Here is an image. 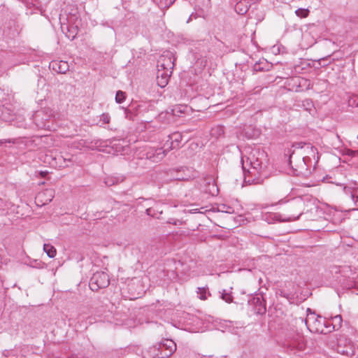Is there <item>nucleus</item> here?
Listing matches in <instances>:
<instances>
[{"instance_id":"obj_1","label":"nucleus","mask_w":358,"mask_h":358,"mask_svg":"<svg viewBox=\"0 0 358 358\" xmlns=\"http://www.w3.org/2000/svg\"><path fill=\"white\" fill-rule=\"evenodd\" d=\"M266 156L264 151L253 150L247 157L246 160L242 157V168L245 184H259L262 182L259 176L264 170V161Z\"/></svg>"},{"instance_id":"obj_2","label":"nucleus","mask_w":358,"mask_h":358,"mask_svg":"<svg viewBox=\"0 0 358 358\" xmlns=\"http://www.w3.org/2000/svg\"><path fill=\"white\" fill-rule=\"evenodd\" d=\"M182 136L180 132H173L168 136V139L162 148H158L147 152V158L153 162L162 160L167 152L180 148Z\"/></svg>"},{"instance_id":"obj_3","label":"nucleus","mask_w":358,"mask_h":358,"mask_svg":"<svg viewBox=\"0 0 358 358\" xmlns=\"http://www.w3.org/2000/svg\"><path fill=\"white\" fill-rule=\"evenodd\" d=\"M289 155V163L293 170V173L297 176L308 177L311 173V169L309 167L310 162V156H303L299 157L297 160H293V155L294 151L290 153V150L288 151Z\"/></svg>"},{"instance_id":"obj_4","label":"nucleus","mask_w":358,"mask_h":358,"mask_svg":"<svg viewBox=\"0 0 358 358\" xmlns=\"http://www.w3.org/2000/svg\"><path fill=\"white\" fill-rule=\"evenodd\" d=\"M0 118L18 128L29 129L31 127V124L27 122L24 114L13 113V110L8 107L3 106L1 108Z\"/></svg>"},{"instance_id":"obj_5","label":"nucleus","mask_w":358,"mask_h":358,"mask_svg":"<svg viewBox=\"0 0 358 358\" xmlns=\"http://www.w3.org/2000/svg\"><path fill=\"white\" fill-rule=\"evenodd\" d=\"M52 111L50 109H42L34 113L32 121L37 129L52 130L53 129L52 124Z\"/></svg>"},{"instance_id":"obj_6","label":"nucleus","mask_w":358,"mask_h":358,"mask_svg":"<svg viewBox=\"0 0 358 358\" xmlns=\"http://www.w3.org/2000/svg\"><path fill=\"white\" fill-rule=\"evenodd\" d=\"M152 350L155 357L169 358L176 350V344L171 339H164L157 344V347L154 346Z\"/></svg>"},{"instance_id":"obj_7","label":"nucleus","mask_w":358,"mask_h":358,"mask_svg":"<svg viewBox=\"0 0 358 358\" xmlns=\"http://www.w3.org/2000/svg\"><path fill=\"white\" fill-rule=\"evenodd\" d=\"M109 283L108 274L100 271L93 274L90 278L89 286L92 291H98L99 289L107 287Z\"/></svg>"},{"instance_id":"obj_8","label":"nucleus","mask_w":358,"mask_h":358,"mask_svg":"<svg viewBox=\"0 0 358 358\" xmlns=\"http://www.w3.org/2000/svg\"><path fill=\"white\" fill-rule=\"evenodd\" d=\"M3 34L9 38H15L20 32V26L15 18L6 20L3 23Z\"/></svg>"},{"instance_id":"obj_9","label":"nucleus","mask_w":358,"mask_h":358,"mask_svg":"<svg viewBox=\"0 0 358 358\" xmlns=\"http://www.w3.org/2000/svg\"><path fill=\"white\" fill-rule=\"evenodd\" d=\"M303 214V211H300L298 215H292L287 218L281 219V215L278 213H266L262 215V220L268 224H272L275 221H282V222H289L297 220L299 217Z\"/></svg>"},{"instance_id":"obj_10","label":"nucleus","mask_w":358,"mask_h":358,"mask_svg":"<svg viewBox=\"0 0 358 358\" xmlns=\"http://www.w3.org/2000/svg\"><path fill=\"white\" fill-rule=\"evenodd\" d=\"M175 59L171 52H167L160 56L158 60L157 68L173 71L175 66Z\"/></svg>"},{"instance_id":"obj_11","label":"nucleus","mask_w":358,"mask_h":358,"mask_svg":"<svg viewBox=\"0 0 358 358\" xmlns=\"http://www.w3.org/2000/svg\"><path fill=\"white\" fill-rule=\"evenodd\" d=\"M287 345L291 350L302 351L306 347L304 337L303 335L297 334L287 341Z\"/></svg>"},{"instance_id":"obj_12","label":"nucleus","mask_w":358,"mask_h":358,"mask_svg":"<svg viewBox=\"0 0 358 358\" xmlns=\"http://www.w3.org/2000/svg\"><path fill=\"white\" fill-rule=\"evenodd\" d=\"M250 306H252L253 310L256 314L263 315L266 313V304L262 297L253 296L248 300Z\"/></svg>"},{"instance_id":"obj_13","label":"nucleus","mask_w":358,"mask_h":358,"mask_svg":"<svg viewBox=\"0 0 358 358\" xmlns=\"http://www.w3.org/2000/svg\"><path fill=\"white\" fill-rule=\"evenodd\" d=\"M55 193L52 189H47L39 192L36 196L37 205L43 206L49 203L54 198Z\"/></svg>"},{"instance_id":"obj_14","label":"nucleus","mask_w":358,"mask_h":358,"mask_svg":"<svg viewBox=\"0 0 358 358\" xmlns=\"http://www.w3.org/2000/svg\"><path fill=\"white\" fill-rule=\"evenodd\" d=\"M171 74L172 71L158 68L157 73V85L162 88L166 86Z\"/></svg>"},{"instance_id":"obj_15","label":"nucleus","mask_w":358,"mask_h":358,"mask_svg":"<svg viewBox=\"0 0 358 358\" xmlns=\"http://www.w3.org/2000/svg\"><path fill=\"white\" fill-rule=\"evenodd\" d=\"M196 177V171L192 168L182 167L178 171L176 179L178 180H188Z\"/></svg>"},{"instance_id":"obj_16","label":"nucleus","mask_w":358,"mask_h":358,"mask_svg":"<svg viewBox=\"0 0 358 358\" xmlns=\"http://www.w3.org/2000/svg\"><path fill=\"white\" fill-rule=\"evenodd\" d=\"M308 311H310V308L307 309ZM319 317H321L320 315H315V313L310 312L309 314L307 315V317L304 320L302 317H299L297 319V322H300L301 324H305L308 329L309 327H311L312 325H314L317 321H318Z\"/></svg>"},{"instance_id":"obj_17","label":"nucleus","mask_w":358,"mask_h":358,"mask_svg":"<svg viewBox=\"0 0 358 358\" xmlns=\"http://www.w3.org/2000/svg\"><path fill=\"white\" fill-rule=\"evenodd\" d=\"M308 311H310V308L307 309ZM319 317H321L320 315H315V313L310 312L309 314L307 315V317L304 320L302 317H299L297 319V322H300L301 324H305L308 329L309 327H311L312 325H314L317 321H318Z\"/></svg>"},{"instance_id":"obj_18","label":"nucleus","mask_w":358,"mask_h":358,"mask_svg":"<svg viewBox=\"0 0 358 358\" xmlns=\"http://www.w3.org/2000/svg\"><path fill=\"white\" fill-rule=\"evenodd\" d=\"M50 67L58 73H65L69 69L67 62L64 61H52L50 64Z\"/></svg>"},{"instance_id":"obj_19","label":"nucleus","mask_w":358,"mask_h":358,"mask_svg":"<svg viewBox=\"0 0 358 358\" xmlns=\"http://www.w3.org/2000/svg\"><path fill=\"white\" fill-rule=\"evenodd\" d=\"M318 321L311 327H309V331L313 333L325 334V318L319 317Z\"/></svg>"},{"instance_id":"obj_20","label":"nucleus","mask_w":358,"mask_h":358,"mask_svg":"<svg viewBox=\"0 0 358 358\" xmlns=\"http://www.w3.org/2000/svg\"><path fill=\"white\" fill-rule=\"evenodd\" d=\"M250 3L249 0H240L235 6V10L239 15L245 14L249 8Z\"/></svg>"},{"instance_id":"obj_21","label":"nucleus","mask_w":358,"mask_h":358,"mask_svg":"<svg viewBox=\"0 0 358 358\" xmlns=\"http://www.w3.org/2000/svg\"><path fill=\"white\" fill-rule=\"evenodd\" d=\"M316 155H318L317 150L315 147L312 145L310 143H308L301 155L303 156H310V162H312V159H316Z\"/></svg>"},{"instance_id":"obj_22","label":"nucleus","mask_w":358,"mask_h":358,"mask_svg":"<svg viewBox=\"0 0 358 358\" xmlns=\"http://www.w3.org/2000/svg\"><path fill=\"white\" fill-rule=\"evenodd\" d=\"M344 191L346 194H350L355 206L358 207V187H345Z\"/></svg>"},{"instance_id":"obj_23","label":"nucleus","mask_w":358,"mask_h":358,"mask_svg":"<svg viewBox=\"0 0 358 358\" xmlns=\"http://www.w3.org/2000/svg\"><path fill=\"white\" fill-rule=\"evenodd\" d=\"M205 182L208 185L206 192L213 196L216 195L218 193V188L215 181L211 178H208L205 180Z\"/></svg>"},{"instance_id":"obj_24","label":"nucleus","mask_w":358,"mask_h":358,"mask_svg":"<svg viewBox=\"0 0 358 358\" xmlns=\"http://www.w3.org/2000/svg\"><path fill=\"white\" fill-rule=\"evenodd\" d=\"M43 250L47 254V255L50 258L55 257L57 253L55 247L48 243H45L43 245Z\"/></svg>"},{"instance_id":"obj_25","label":"nucleus","mask_w":358,"mask_h":358,"mask_svg":"<svg viewBox=\"0 0 358 358\" xmlns=\"http://www.w3.org/2000/svg\"><path fill=\"white\" fill-rule=\"evenodd\" d=\"M196 292L199 295V298L201 300H206L208 298V295H210V292L208 291L207 287H198Z\"/></svg>"},{"instance_id":"obj_26","label":"nucleus","mask_w":358,"mask_h":358,"mask_svg":"<svg viewBox=\"0 0 358 358\" xmlns=\"http://www.w3.org/2000/svg\"><path fill=\"white\" fill-rule=\"evenodd\" d=\"M342 317L341 315H337L332 317L331 322L333 324V329H336V330H338L340 329L342 326Z\"/></svg>"},{"instance_id":"obj_27","label":"nucleus","mask_w":358,"mask_h":358,"mask_svg":"<svg viewBox=\"0 0 358 358\" xmlns=\"http://www.w3.org/2000/svg\"><path fill=\"white\" fill-rule=\"evenodd\" d=\"M105 184L107 186H113L120 182V179L115 177H108L105 179Z\"/></svg>"},{"instance_id":"obj_28","label":"nucleus","mask_w":358,"mask_h":358,"mask_svg":"<svg viewBox=\"0 0 358 358\" xmlns=\"http://www.w3.org/2000/svg\"><path fill=\"white\" fill-rule=\"evenodd\" d=\"M295 14L299 17H306L309 14V10L306 8H298L295 10Z\"/></svg>"},{"instance_id":"obj_29","label":"nucleus","mask_w":358,"mask_h":358,"mask_svg":"<svg viewBox=\"0 0 358 358\" xmlns=\"http://www.w3.org/2000/svg\"><path fill=\"white\" fill-rule=\"evenodd\" d=\"M125 98H126L125 92L120 91V90L117 92L116 95H115V101L117 103H122L125 100Z\"/></svg>"},{"instance_id":"obj_30","label":"nucleus","mask_w":358,"mask_h":358,"mask_svg":"<svg viewBox=\"0 0 358 358\" xmlns=\"http://www.w3.org/2000/svg\"><path fill=\"white\" fill-rule=\"evenodd\" d=\"M308 144V143L305 142H295L292 144V148L294 149H300L302 153Z\"/></svg>"},{"instance_id":"obj_31","label":"nucleus","mask_w":358,"mask_h":358,"mask_svg":"<svg viewBox=\"0 0 358 358\" xmlns=\"http://www.w3.org/2000/svg\"><path fill=\"white\" fill-rule=\"evenodd\" d=\"M221 298L227 303H231L233 301L232 296L229 293H227L225 289L222 292Z\"/></svg>"},{"instance_id":"obj_32","label":"nucleus","mask_w":358,"mask_h":358,"mask_svg":"<svg viewBox=\"0 0 358 358\" xmlns=\"http://www.w3.org/2000/svg\"><path fill=\"white\" fill-rule=\"evenodd\" d=\"M325 323H326L325 324V329H326L325 334L331 332L333 330H336V329H333V324H332L331 321H327L325 320Z\"/></svg>"},{"instance_id":"obj_33","label":"nucleus","mask_w":358,"mask_h":358,"mask_svg":"<svg viewBox=\"0 0 358 358\" xmlns=\"http://www.w3.org/2000/svg\"><path fill=\"white\" fill-rule=\"evenodd\" d=\"M110 121V116L107 113H103L100 116V122H102L103 124H108Z\"/></svg>"},{"instance_id":"obj_34","label":"nucleus","mask_w":358,"mask_h":358,"mask_svg":"<svg viewBox=\"0 0 358 358\" xmlns=\"http://www.w3.org/2000/svg\"><path fill=\"white\" fill-rule=\"evenodd\" d=\"M55 160L59 161V167H65L68 165L66 164V159L64 158L62 156H58L57 157L55 158Z\"/></svg>"},{"instance_id":"obj_35","label":"nucleus","mask_w":358,"mask_h":358,"mask_svg":"<svg viewBox=\"0 0 358 358\" xmlns=\"http://www.w3.org/2000/svg\"><path fill=\"white\" fill-rule=\"evenodd\" d=\"M221 208H221V210H221V211H222V212H225V213H233L232 208H231V207H230V206H225V205H222V206H221Z\"/></svg>"},{"instance_id":"obj_36","label":"nucleus","mask_w":358,"mask_h":358,"mask_svg":"<svg viewBox=\"0 0 358 358\" xmlns=\"http://www.w3.org/2000/svg\"><path fill=\"white\" fill-rule=\"evenodd\" d=\"M303 206V202L301 200H300V199L294 202V207L296 208H299L300 210L301 209Z\"/></svg>"},{"instance_id":"obj_37","label":"nucleus","mask_w":358,"mask_h":358,"mask_svg":"<svg viewBox=\"0 0 358 358\" xmlns=\"http://www.w3.org/2000/svg\"><path fill=\"white\" fill-rule=\"evenodd\" d=\"M338 352L342 355H350V352L346 349V350H343V349H341V348L340 347V345L338 346V349H337Z\"/></svg>"},{"instance_id":"obj_38","label":"nucleus","mask_w":358,"mask_h":358,"mask_svg":"<svg viewBox=\"0 0 358 358\" xmlns=\"http://www.w3.org/2000/svg\"><path fill=\"white\" fill-rule=\"evenodd\" d=\"M199 17H200V15H199L197 13H192L187 20V23L190 22L193 18L196 19Z\"/></svg>"},{"instance_id":"obj_39","label":"nucleus","mask_w":358,"mask_h":358,"mask_svg":"<svg viewBox=\"0 0 358 358\" xmlns=\"http://www.w3.org/2000/svg\"><path fill=\"white\" fill-rule=\"evenodd\" d=\"M348 289H352V288H356L357 287V284H356V282L355 281H350V283H348L346 286H345Z\"/></svg>"},{"instance_id":"obj_40","label":"nucleus","mask_w":358,"mask_h":358,"mask_svg":"<svg viewBox=\"0 0 358 358\" xmlns=\"http://www.w3.org/2000/svg\"><path fill=\"white\" fill-rule=\"evenodd\" d=\"M41 262H38L37 260H34V262L31 264V266L34 268H41Z\"/></svg>"},{"instance_id":"obj_41","label":"nucleus","mask_w":358,"mask_h":358,"mask_svg":"<svg viewBox=\"0 0 358 358\" xmlns=\"http://www.w3.org/2000/svg\"><path fill=\"white\" fill-rule=\"evenodd\" d=\"M178 222H180V221H179V220H174L173 219H170L168 221V223L173 224H175V225H176L178 224Z\"/></svg>"},{"instance_id":"obj_42","label":"nucleus","mask_w":358,"mask_h":358,"mask_svg":"<svg viewBox=\"0 0 358 358\" xmlns=\"http://www.w3.org/2000/svg\"><path fill=\"white\" fill-rule=\"evenodd\" d=\"M145 213L148 215L152 216V209L150 208H147Z\"/></svg>"},{"instance_id":"obj_43","label":"nucleus","mask_w":358,"mask_h":358,"mask_svg":"<svg viewBox=\"0 0 358 358\" xmlns=\"http://www.w3.org/2000/svg\"><path fill=\"white\" fill-rule=\"evenodd\" d=\"M66 36L69 38H71V40L74 39V38H75V35H71V34H66Z\"/></svg>"},{"instance_id":"obj_44","label":"nucleus","mask_w":358,"mask_h":358,"mask_svg":"<svg viewBox=\"0 0 358 358\" xmlns=\"http://www.w3.org/2000/svg\"><path fill=\"white\" fill-rule=\"evenodd\" d=\"M22 139L26 141V143H25L26 146H27L28 143H30V144L32 143V142L31 141H28L26 138H23Z\"/></svg>"},{"instance_id":"obj_45","label":"nucleus","mask_w":358,"mask_h":358,"mask_svg":"<svg viewBox=\"0 0 358 358\" xmlns=\"http://www.w3.org/2000/svg\"><path fill=\"white\" fill-rule=\"evenodd\" d=\"M354 156L357 155L358 156V150L353 151Z\"/></svg>"},{"instance_id":"obj_46","label":"nucleus","mask_w":358,"mask_h":358,"mask_svg":"<svg viewBox=\"0 0 358 358\" xmlns=\"http://www.w3.org/2000/svg\"><path fill=\"white\" fill-rule=\"evenodd\" d=\"M355 101L357 102V106H358V97L357 98V99Z\"/></svg>"},{"instance_id":"obj_47","label":"nucleus","mask_w":358,"mask_h":358,"mask_svg":"<svg viewBox=\"0 0 358 358\" xmlns=\"http://www.w3.org/2000/svg\"><path fill=\"white\" fill-rule=\"evenodd\" d=\"M218 129H219L220 131H222V128H218Z\"/></svg>"},{"instance_id":"obj_48","label":"nucleus","mask_w":358,"mask_h":358,"mask_svg":"<svg viewBox=\"0 0 358 358\" xmlns=\"http://www.w3.org/2000/svg\"><path fill=\"white\" fill-rule=\"evenodd\" d=\"M357 139H358V136H357Z\"/></svg>"}]
</instances>
